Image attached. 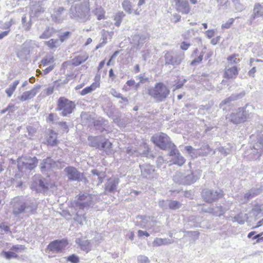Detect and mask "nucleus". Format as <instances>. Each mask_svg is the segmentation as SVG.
Listing matches in <instances>:
<instances>
[{
    "instance_id": "f257e3e1",
    "label": "nucleus",
    "mask_w": 263,
    "mask_h": 263,
    "mask_svg": "<svg viewBox=\"0 0 263 263\" xmlns=\"http://www.w3.org/2000/svg\"><path fill=\"white\" fill-rule=\"evenodd\" d=\"M170 93V90L168 87L162 82L156 83L153 87L148 90V94L157 102L165 101Z\"/></svg>"
},
{
    "instance_id": "f03ea898",
    "label": "nucleus",
    "mask_w": 263,
    "mask_h": 263,
    "mask_svg": "<svg viewBox=\"0 0 263 263\" xmlns=\"http://www.w3.org/2000/svg\"><path fill=\"white\" fill-rule=\"evenodd\" d=\"M76 108L74 102L61 97L57 101V110L61 111V116L66 117L71 114Z\"/></svg>"
},
{
    "instance_id": "7ed1b4c3",
    "label": "nucleus",
    "mask_w": 263,
    "mask_h": 263,
    "mask_svg": "<svg viewBox=\"0 0 263 263\" xmlns=\"http://www.w3.org/2000/svg\"><path fill=\"white\" fill-rule=\"evenodd\" d=\"M151 141L156 146L163 150H165L168 147H170L172 144L170 138L163 133L154 135L151 138Z\"/></svg>"
},
{
    "instance_id": "20e7f679",
    "label": "nucleus",
    "mask_w": 263,
    "mask_h": 263,
    "mask_svg": "<svg viewBox=\"0 0 263 263\" xmlns=\"http://www.w3.org/2000/svg\"><path fill=\"white\" fill-rule=\"evenodd\" d=\"M68 244V241L66 238L54 240L48 244L46 251L53 253H61L64 252Z\"/></svg>"
},
{
    "instance_id": "39448f33",
    "label": "nucleus",
    "mask_w": 263,
    "mask_h": 263,
    "mask_svg": "<svg viewBox=\"0 0 263 263\" xmlns=\"http://www.w3.org/2000/svg\"><path fill=\"white\" fill-rule=\"evenodd\" d=\"M22 161L18 162V167L20 170L25 169L32 170L35 168L38 163V160L35 157H24Z\"/></svg>"
},
{
    "instance_id": "423d86ee",
    "label": "nucleus",
    "mask_w": 263,
    "mask_h": 263,
    "mask_svg": "<svg viewBox=\"0 0 263 263\" xmlns=\"http://www.w3.org/2000/svg\"><path fill=\"white\" fill-rule=\"evenodd\" d=\"M64 171L66 173L69 181H77L80 182L82 181L83 179L85 180L86 179V177L84 176V174L79 172L74 167H66Z\"/></svg>"
},
{
    "instance_id": "0eeeda50",
    "label": "nucleus",
    "mask_w": 263,
    "mask_h": 263,
    "mask_svg": "<svg viewBox=\"0 0 263 263\" xmlns=\"http://www.w3.org/2000/svg\"><path fill=\"white\" fill-rule=\"evenodd\" d=\"M96 137H89L88 140L90 141L89 145L92 147H96L97 148H99L101 150H103L105 152L106 154L108 155L112 149V143L109 141L108 139H106L104 142H102L100 144H96L93 142L95 141Z\"/></svg>"
},
{
    "instance_id": "6e6552de",
    "label": "nucleus",
    "mask_w": 263,
    "mask_h": 263,
    "mask_svg": "<svg viewBox=\"0 0 263 263\" xmlns=\"http://www.w3.org/2000/svg\"><path fill=\"white\" fill-rule=\"evenodd\" d=\"M11 203L13 206V213L15 215L24 212L27 208L25 202L20 197L14 198Z\"/></svg>"
},
{
    "instance_id": "1a4fd4ad",
    "label": "nucleus",
    "mask_w": 263,
    "mask_h": 263,
    "mask_svg": "<svg viewBox=\"0 0 263 263\" xmlns=\"http://www.w3.org/2000/svg\"><path fill=\"white\" fill-rule=\"evenodd\" d=\"M230 118V122L235 124L243 123L247 120V116L241 108H239L236 112L232 113Z\"/></svg>"
},
{
    "instance_id": "9d476101",
    "label": "nucleus",
    "mask_w": 263,
    "mask_h": 263,
    "mask_svg": "<svg viewBox=\"0 0 263 263\" xmlns=\"http://www.w3.org/2000/svg\"><path fill=\"white\" fill-rule=\"evenodd\" d=\"M239 73V70L237 66H232L224 68L223 78L227 80L235 79Z\"/></svg>"
},
{
    "instance_id": "9b49d317",
    "label": "nucleus",
    "mask_w": 263,
    "mask_h": 263,
    "mask_svg": "<svg viewBox=\"0 0 263 263\" xmlns=\"http://www.w3.org/2000/svg\"><path fill=\"white\" fill-rule=\"evenodd\" d=\"M205 50V47H204L200 51L197 48L194 50L192 54V57L194 58V59L191 62V65L195 66L202 62Z\"/></svg>"
},
{
    "instance_id": "f8f14e48",
    "label": "nucleus",
    "mask_w": 263,
    "mask_h": 263,
    "mask_svg": "<svg viewBox=\"0 0 263 263\" xmlns=\"http://www.w3.org/2000/svg\"><path fill=\"white\" fill-rule=\"evenodd\" d=\"M57 136V133L53 130H49L46 136V144L52 146L57 145L59 143Z\"/></svg>"
},
{
    "instance_id": "ddd939ff",
    "label": "nucleus",
    "mask_w": 263,
    "mask_h": 263,
    "mask_svg": "<svg viewBox=\"0 0 263 263\" xmlns=\"http://www.w3.org/2000/svg\"><path fill=\"white\" fill-rule=\"evenodd\" d=\"M76 242L80 249L86 253L91 250V243L89 240H84L82 238H79L76 240Z\"/></svg>"
},
{
    "instance_id": "4468645a",
    "label": "nucleus",
    "mask_w": 263,
    "mask_h": 263,
    "mask_svg": "<svg viewBox=\"0 0 263 263\" xmlns=\"http://www.w3.org/2000/svg\"><path fill=\"white\" fill-rule=\"evenodd\" d=\"M88 58V56L86 53H83L74 57L71 60L72 65L77 66L85 62Z\"/></svg>"
},
{
    "instance_id": "2eb2a0df",
    "label": "nucleus",
    "mask_w": 263,
    "mask_h": 263,
    "mask_svg": "<svg viewBox=\"0 0 263 263\" xmlns=\"http://www.w3.org/2000/svg\"><path fill=\"white\" fill-rule=\"evenodd\" d=\"M100 81L99 80L96 81L92 83L89 86L86 87L84 88L80 92L81 95L84 96L89 93L91 92L92 91L96 90L97 88L100 87Z\"/></svg>"
},
{
    "instance_id": "dca6fc26",
    "label": "nucleus",
    "mask_w": 263,
    "mask_h": 263,
    "mask_svg": "<svg viewBox=\"0 0 263 263\" xmlns=\"http://www.w3.org/2000/svg\"><path fill=\"white\" fill-rule=\"evenodd\" d=\"M37 93V89L35 88L29 91L23 92L22 95L20 96V100L21 101H25L27 100L31 99L33 98Z\"/></svg>"
},
{
    "instance_id": "f3484780",
    "label": "nucleus",
    "mask_w": 263,
    "mask_h": 263,
    "mask_svg": "<svg viewBox=\"0 0 263 263\" xmlns=\"http://www.w3.org/2000/svg\"><path fill=\"white\" fill-rule=\"evenodd\" d=\"M118 183V180H111L109 179L106 183L105 187V191L106 192H112L114 191L116 189L117 185Z\"/></svg>"
},
{
    "instance_id": "a211bd4d",
    "label": "nucleus",
    "mask_w": 263,
    "mask_h": 263,
    "mask_svg": "<svg viewBox=\"0 0 263 263\" xmlns=\"http://www.w3.org/2000/svg\"><path fill=\"white\" fill-rule=\"evenodd\" d=\"M164 58L166 65H174L179 63H177L176 58L173 57L172 53L170 51L166 52L165 54Z\"/></svg>"
},
{
    "instance_id": "6ab92c4d",
    "label": "nucleus",
    "mask_w": 263,
    "mask_h": 263,
    "mask_svg": "<svg viewBox=\"0 0 263 263\" xmlns=\"http://www.w3.org/2000/svg\"><path fill=\"white\" fill-rule=\"evenodd\" d=\"M263 16V7L260 4H256L254 6L253 9V15L254 18L261 17Z\"/></svg>"
},
{
    "instance_id": "aec40b11",
    "label": "nucleus",
    "mask_w": 263,
    "mask_h": 263,
    "mask_svg": "<svg viewBox=\"0 0 263 263\" xmlns=\"http://www.w3.org/2000/svg\"><path fill=\"white\" fill-rule=\"evenodd\" d=\"M177 11L181 12L184 14H188L191 11V7L189 5V2L184 3L176 8Z\"/></svg>"
},
{
    "instance_id": "412c9836",
    "label": "nucleus",
    "mask_w": 263,
    "mask_h": 263,
    "mask_svg": "<svg viewBox=\"0 0 263 263\" xmlns=\"http://www.w3.org/2000/svg\"><path fill=\"white\" fill-rule=\"evenodd\" d=\"M53 160L50 158H47L44 159L41 165V171H44L46 168L50 169L52 167Z\"/></svg>"
},
{
    "instance_id": "4be33fe9",
    "label": "nucleus",
    "mask_w": 263,
    "mask_h": 263,
    "mask_svg": "<svg viewBox=\"0 0 263 263\" xmlns=\"http://www.w3.org/2000/svg\"><path fill=\"white\" fill-rule=\"evenodd\" d=\"M123 9L128 13L133 12L132 2L129 0H124L122 4Z\"/></svg>"
},
{
    "instance_id": "5701e85b",
    "label": "nucleus",
    "mask_w": 263,
    "mask_h": 263,
    "mask_svg": "<svg viewBox=\"0 0 263 263\" xmlns=\"http://www.w3.org/2000/svg\"><path fill=\"white\" fill-rule=\"evenodd\" d=\"M228 62L231 64H237L240 62V59L239 58V54L234 53L230 55L227 58Z\"/></svg>"
},
{
    "instance_id": "b1692460",
    "label": "nucleus",
    "mask_w": 263,
    "mask_h": 263,
    "mask_svg": "<svg viewBox=\"0 0 263 263\" xmlns=\"http://www.w3.org/2000/svg\"><path fill=\"white\" fill-rule=\"evenodd\" d=\"M58 40L50 39L48 41L45 42L46 45H47L50 49L55 48L59 46Z\"/></svg>"
},
{
    "instance_id": "393cba45",
    "label": "nucleus",
    "mask_w": 263,
    "mask_h": 263,
    "mask_svg": "<svg viewBox=\"0 0 263 263\" xmlns=\"http://www.w3.org/2000/svg\"><path fill=\"white\" fill-rule=\"evenodd\" d=\"M181 204L176 200H170L168 202V208L171 210H177L181 207Z\"/></svg>"
},
{
    "instance_id": "a878e982",
    "label": "nucleus",
    "mask_w": 263,
    "mask_h": 263,
    "mask_svg": "<svg viewBox=\"0 0 263 263\" xmlns=\"http://www.w3.org/2000/svg\"><path fill=\"white\" fill-rule=\"evenodd\" d=\"M26 248L24 245H14L11 248V250L14 252L17 255L18 254L23 252L25 250Z\"/></svg>"
},
{
    "instance_id": "bb28decb",
    "label": "nucleus",
    "mask_w": 263,
    "mask_h": 263,
    "mask_svg": "<svg viewBox=\"0 0 263 263\" xmlns=\"http://www.w3.org/2000/svg\"><path fill=\"white\" fill-rule=\"evenodd\" d=\"M4 257L8 259L11 258H17L18 257V255H17L14 252L12 251L11 250L10 251H4L3 252Z\"/></svg>"
},
{
    "instance_id": "cd10ccee",
    "label": "nucleus",
    "mask_w": 263,
    "mask_h": 263,
    "mask_svg": "<svg viewBox=\"0 0 263 263\" xmlns=\"http://www.w3.org/2000/svg\"><path fill=\"white\" fill-rule=\"evenodd\" d=\"M155 172L154 168L149 166L144 170L142 172V175L146 178H151V175Z\"/></svg>"
},
{
    "instance_id": "c85d7f7f",
    "label": "nucleus",
    "mask_w": 263,
    "mask_h": 263,
    "mask_svg": "<svg viewBox=\"0 0 263 263\" xmlns=\"http://www.w3.org/2000/svg\"><path fill=\"white\" fill-rule=\"evenodd\" d=\"M123 16H124V14L122 12L118 13L115 16L114 20L116 21V25L117 26H120Z\"/></svg>"
},
{
    "instance_id": "c756f323",
    "label": "nucleus",
    "mask_w": 263,
    "mask_h": 263,
    "mask_svg": "<svg viewBox=\"0 0 263 263\" xmlns=\"http://www.w3.org/2000/svg\"><path fill=\"white\" fill-rule=\"evenodd\" d=\"M185 162V159L183 157L178 155L174 162V163L175 164H177L179 166L182 165Z\"/></svg>"
},
{
    "instance_id": "7c9ffc66",
    "label": "nucleus",
    "mask_w": 263,
    "mask_h": 263,
    "mask_svg": "<svg viewBox=\"0 0 263 263\" xmlns=\"http://www.w3.org/2000/svg\"><path fill=\"white\" fill-rule=\"evenodd\" d=\"M67 260L70 262L71 263H79L80 261V259L77 255L75 254H72L68 256Z\"/></svg>"
},
{
    "instance_id": "2f4dec72",
    "label": "nucleus",
    "mask_w": 263,
    "mask_h": 263,
    "mask_svg": "<svg viewBox=\"0 0 263 263\" xmlns=\"http://www.w3.org/2000/svg\"><path fill=\"white\" fill-rule=\"evenodd\" d=\"M44 179H38V183L39 186L42 189H47L48 188V186L49 185V183L47 181H44Z\"/></svg>"
},
{
    "instance_id": "473e14b6",
    "label": "nucleus",
    "mask_w": 263,
    "mask_h": 263,
    "mask_svg": "<svg viewBox=\"0 0 263 263\" xmlns=\"http://www.w3.org/2000/svg\"><path fill=\"white\" fill-rule=\"evenodd\" d=\"M59 125L61 127L63 133H67L69 132L68 126L66 122H60Z\"/></svg>"
},
{
    "instance_id": "72a5a7b5",
    "label": "nucleus",
    "mask_w": 263,
    "mask_h": 263,
    "mask_svg": "<svg viewBox=\"0 0 263 263\" xmlns=\"http://www.w3.org/2000/svg\"><path fill=\"white\" fill-rule=\"evenodd\" d=\"M234 22V19L233 18H230L228 20L227 22H226L224 23H223L222 25V28H226L228 29L230 28V27L232 25Z\"/></svg>"
},
{
    "instance_id": "f704fd0d",
    "label": "nucleus",
    "mask_w": 263,
    "mask_h": 263,
    "mask_svg": "<svg viewBox=\"0 0 263 263\" xmlns=\"http://www.w3.org/2000/svg\"><path fill=\"white\" fill-rule=\"evenodd\" d=\"M138 79L139 80L138 84H143L148 82V78L145 77L144 74H140L138 77Z\"/></svg>"
},
{
    "instance_id": "c9c22d12",
    "label": "nucleus",
    "mask_w": 263,
    "mask_h": 263,
    "mask_svg": "<svg viewBox=\"0 0 263 263\" xmlns=\"http://www.w3.org/2000/svg\"><path fill=\"white\" fill-rule=\"evenodd\" d=\"M235 99L232 97H228L224 100H223L220 104V106H222L226 105L227 104L231 103L232 101H234Z\"/></svg>"
},
{
    "instance_id": "e433bc0d",
    "label": "nucleus",
    "mask_w": 263,
    "mask_h": 263,
    "mask_svg": "<svg viewBox=\"0 0 263 263\" xmlns=\"http://www.w3.org/2000/svg\"><path fill=\"white\" fill-rule=\"evenodd\" d=\"M51 36V34L49 30H46L40 35V38L42 39H47L50 37Z\"/></svg>"
},
{
    "instance_id": "4c0bfd02",
    "label": "nucleus",
    "mask_w": 263,
    "mask_h": 263,
    "mask_svg": "<svg viewBox=\"0 0 263 263\" xmlns=\"http://www.w3.org/2000/svg\"><path fill=\"white\" fill-rule=\"evenodd\" d=\"M53 61V57H51V58H44V59H43L41 61V63H42V64L44 66H46L47 64H48L49 63L52 62Z\"/></svg>"
},
{
    "instance_id": "58836bf2",
    "label": "nucleus",
    "mask_w": 263,
    "mask_h": 263,
    "mask_svg": "<svg viewBox=\"0 0 263 263\" xmlns=\"http://www.w3.org/2000/svg\"><path fill=\"white\" fill-rule=\"evenodd\" d=\"M138 263H149V260L148 258L145 256H140L138 258Z\"/></svg>"
},
{
    "instance_id": "ea45409f",
    "label": "nucleus",
    "mask_w": 263,
    "mask_h": 263,
    "mask_svg": "<svg viewBox=\"0 0 263 263\" xmlns=\"http://www.w3.org/2000/svg\"><path fill=\"white\" fill-rule=\"evenodd\" d=\"M205 34L208 39H211L215 35V31L214 30L209 29L205 31Z\"/></svg>"
},
{
    "instance_id": "a19ab883",
    "label": "nucleus",
    "mask_w": 263,
    "mask_h": 263,
    "mask_svg": "<svg viewBox=\"0 0 263 263\" xmlns=\"http://www.w3.org/2000/svg\"><path fill=\"white\" fill-rule=\"evenodd\" d=\"M191 46V44L185 42H182L180 45V48L183 50H186Z\"/></svg>"
},
{
    "instance_id": "79ce46f5",
    "label": "nucleus",
    "mask_w": 263,
    "mask_h": 263,
    "mask_svg": "<svg viewBox=\"0 0 263 263\" xmlns=\"http://www.w3.org/2000/svg\"><path fill=\"white\" fill-rule=\"evenodd\" d=\"M56 116V115L53 113L49 114L47 118V121L49 122H53Z\"/></svg>"
},
{
    "instance_id": "37998d69",
    "label": "nucleus",
    "mask_w": 263,
    "mask_h": 263,
    "mask_svg": "<svg viewBox=\"0 0 263 263\" xmlns=\"http://www.w3.org/2000/svg\"><path fill=\"white\" fill-rule=\"evenodd\" d=\"M114 93L112 95L118 98H121L124 101L128 102V99L126 98L123 97L122 95L120 93H117L115 90H113Z\"/></svg>"
},
{
    "instance_id": "c03bdc74",
    "label": "nucleus",
    "mask_w": 263,
    "mask_h": 263,
    "mask_svg": "<svg viewBox=\"0 0 263 263\" xmlns=\"http://www.w3.org/2000/svg\"><path fill=\"white\" fill-rule=\"evenodd\" d=\"M70 35V32L68 31L65 32L64 34L60 36V40L61 42H64Z\"/></svg>"
},
{
    "instance_id": "a18cd8bd",
    "label": "nucleus",
    "mask_w": 263,
    "mask_h": 263,
    "mask_svg": "<svg viewBox=\"0 0 263 263\" xmlns=\"http://www.w3.org/2000/svg\"><path fill=\"white\" fill-rule=\"evenodd\" d=\"M176 8L182 5L184 3L188 2L187 0H174Z\"/></svg>"
},
{
    "instance_id": "49530a36",
    "label": "nucleus",
    "mask_w": 263,
    "mask_h": 263,
    "mask_svg": "<svg viewBox=\"0 0 263 263\" xmlns=\"http://www.w3.org/2000/svg\"><path fill=\"white\" fill-rule=\"evenodd\" d=\"M220 40V36H217L213 38L211 41V43L212 45H215L219 42Z\"/></svg>"
},
{
    "instance_id": "de8ad7c7",
    "label": "nucleus",
    "mask_w": 263,
    "mask_h": 263,
    "mask_svg": "<svg viewBox=\"0 0 263 263\" xmlns=\"http://www.w3.org/2000/svg\"><path fill=\"white\" fill-rule=\"evenodd\" d=\"M138 236L139 237H141L143 236L148 237L149 234L146 231H143L142 230H139L138 231Z\"/></svg>"
},
{
    "instance_id": "09e8293b",
    "label": "nucleus",
    "mask_w": 263,
    "mask_h": 263,
    "mask_svg": "<svg viewBox=\"0 0 263 263\" xmlns=\"http://www.w3.org/2000/svg\"><path fill=\"white\" fill-rule=\"evenodd\" d=\"M20 83L19 80H15L13 82V83L10 86V88L14 91L17 87V86Z\"/></svg>"
},
{
    "instance_id": "8fccbe9b",
    "label": "nucleus",
    "mask_w": 263,
    "mask_h": 263,
    "mask_svg": "<svg viewBox=\"0 0 263 263\" xmlns=\"http://www.w3.org/2000/svg\"><path fill=\"white\" fill-rule=\"evenodd\" d=\"M262 233L257 234L253 237V239H255L256 238H258V239L257 240V242H259L260 241H263V236L260 237V236H262Z\"/></svg>"
},
{
    "instance_id": "3c124183",
    "label": "nucleus",
    "mask_w": 263,
    "mask_h": 263,
    "mask_svg": "<svg viewBox=\"0 0 263 263\" xmlns=\"http://www.w3.org/2000/svg\"><path fill=\"white\" fill-rule=\"evenodd\" d=\"M256 72V69L255 67H253L252 68H251L248 72V75L250 77H254V74Z\"/></svg>"
},
{
    "instance_id": "603ef678",
    "label": "nucleus",
    "mask_w": 263,
    "mask_h": 263,
    "mask_svg": "<svg viewBox=\"0 0 263 263\" xmlns=\"http://www.w3.org/2000/svg\"><path fill=\"white\" fill-rule=\"evenodd\" d=\"M87 198V195H86L85 194H80L78 195V201H83V200H85Z\"/></svg>"
},
{
    "instance_id": "864d4df0",
    "label": "nucleus",
    "mask_w": 263,
    "mask_h": 263,
    "mask_svg": "<svg viewBox=\"0 0 263 263\" xmlns=\"http://www.w3.org/2000/svg\"><path fill=\"white\" fill-rule=\"evenodd\" d=\"M54 68V66H50L45 69L43 70V72L44 74H46L48 73L50 71H51Z\"/></svg>"
},
{
    "instance_id": "5fc2aeb1",
    "label": "nucleus",
    "mask_w": 263,
    "mask_h": 263,
    "mask_svg": "<svg viewBox=\"0 0 263 263\" xmlns=\"http://www.w3.org/2000/svg\"><path fill=\"white\" fill-rule=\"evenodd\" d=\"M162 242V239L157 238L156 239H155L154 240L153 243H154V246H159Z\"/></svg>"
},
{
    "instance_id": "6e6d98bb",
    "label": "nucleus",
    "mask_w": 263,
    "mask_h": 263,
    "mask_svg": "<svg viewBox=\"0 0 263 263\" xmlns=\"http://www.w3.org/2000/svg\"><path fill=\"white\" fill-rule=\"evenodd\" d=\"M14 91H13V90H12L11 88H9L8 89H6V93L7 94L8 96L9 97H11V96L12 95L13 92Z\"/></svg>"
},
{
    "instance_id": "4d7b16f0",
    "label": "nucleus",
    "mask_w": 263,
    "mask_h": 263,
    "mask_svg": "<svg viewBox=\"0 0 263 263\" xmlns=\"http://www.w3.org/2000/svg\"><path fill=\"white\" fill-rule=\"evenodd\" d=\"M135 82L134 80H129L126 82V84L128 86H133L135 85Z\"/></svg>"
},
{
    "instance_id": "13d9d810",
    "label": "nucleus",
    "mask_w": 263,
    "mask_h": 263,
    "mask_svg": "<svg viewBox=\"0 0 263 263\" xmlns=\"http://www.w3.org/2000/svg\"><path fill=\"white\" fill-rule=\"evenodd\" d=\"M14 107V105L10 104L4 110H3V112H5L7 111H10L11 108Z\"/></svg>"
},
{
    "instance_id": "bf43d9fd",
    "label": "nucleus",
    "mask_w": 263,
    "mask_h": 263,
    "mask_svg": "<svg viewBox=\"0 0 263 263\" xmlns=\"http://www.w3.org/2000/svg\"><path fill=\"white\" fill-rule=\"evenodd\" d=\"M109 76L110 78H111V79H114L115 77V75L114 73V71H113V69H110L109 71Z\"/></svg>"
},
{
    "instance_id": "052dcab7",
    "label": "nucleus",
    "mask_w": 263,
    "mask_h": 263,
    "mask_svg": "<svg viewBox=\"0 0 263 263\" xmlns=\"http://www.w3.org/2000/svg\"><path fill=\"white\" fill-rule=\"evenodd\" d=\"M98 20H101L105 18V12H103L102 13L98 15L97 17Z\"/></svg>"
},
{
    "instance_id": "680f3d73",
    "label": "nucleus",
    "mask_w": 263,
    "mask_h": 263,
    "mask_svg": "<svg viewBox=\"0 0 263 263\" xmlns=\"http://www.w3.org/2000/svg\"><path fill=\"white\" fill-rule=\"evenodd\" d=\"M105 64V61L103 60V61H102L99 64V66H98V70H100V69H101L104 65Z\"/></svg>"
},
{
    "instance_id": "e2e57ef3",
    "label": "nucleus",
    "mask_w": 263,
    "mask_h": 263,
    "mask_svg": "<svg viewBox=\"0 0 263 263\" xmlns=\"http://www.w3.org/2000/svg\"><path fill=\"white\" fill-rule=\"evenodd\" d=\"M8 33V31H4L0 33V40L6 36Z\"/></svg>"
},
{
    "instance_id": "0e129e2a",
    "label": "nucleus",
    "mask_w": 263,
    "mask_h": 263,
    "mask_svg": "<svg viewBox=\"0 0 263 263\" xmlns=\"http://www.w3.org/2000/svg\"><path fill=\"white\" fill-rule=\"evenodd\" d=\"M134 71L135 73H138L140 72V66L138 64H137L134 67Z\"/></svg>"
},
{
    "instance_id": "69168bd1",
    "label": "nucleus",
    "mask_w": 263,
    "mask_h": 263,
    "mask_svg": "<svg viewBox=\"0 0 263 263\" xmlns=\"http://www.w3.org/2000/svg\"><path fill=\"white\" fill-rule=\"evenodd\" d=\"M185 148L189 153H191L193 150V148L191 146H187Z\"/></svg>"
},
{
    "instance_id": "338daca9",
    "label": "nucleus",
    "mask_w": 263,
    "mask_h": 263,
    "mask_svg": "<svg viewBox=\"0 0 263 263\" xmlns=\"http://www.w3.org/2000/svg\"><path fill=\"white\" fill-rule=\"evenodd\" d=\"M119 53V51L118 50V51H115L113 54L111 56L110 58H111V60H112L114 58H115L117 55Z\"/></svg>"
},
{
    "instance_id": "774afa93",
    "label": "nucleus",
    "mask_w": 263,
    "mask_h": 263,
    "mask_svg": "<svg viewBox=\"0 0 263 263\" xmlns=\"http://www.w3.org/2000/svg\"><path fill=\"white\" fill-rule=\"evenodd\" d=\"M146 0H139L138 6H141V5L145 4Z\"/></svg>"
}]
</instances>
